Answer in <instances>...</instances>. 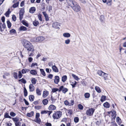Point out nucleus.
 <instances>
[{
    "label": "nucleus",
    "instance_id": "obj_1",
    "mask_svg": "<svg viewBox=\"0 0 126 126\" xmlns=\"http://www.w3.org/2000/svg\"><path fill=\"white\" fill-rule=\"evenodd\" d=\"M21 43L23 47L29 51L33 52L34 50L33 46L32 44L29 41L25 39H23Z\"/></svg>",
    "mask_w": 126,
    "mask_h": 126
},
{
    "label": "nucleus",
    "instance_id": "obj_2",
    "mask_svg": "<svg viewBox=\"0 0 126 126\" xmlns=\"http://www.w3.org/2000/svg\"><path fill=\"white\" fill-rule=\"evenodd\" d=\"M67 3L69 6H70L75 11L78 12L80 10L81 8L76 2L72 0H69L67 1Z\"/></svg>",
    "mask_w": 126,
    "mask_h": 126
},
{
    "label": "nucleus",
    "instance_id": "obj_3",
    "mask_svg": "<svg viewBox=\"0 0 126 126\" xmlns=\"http://www.w3.org/2000/svg\"><path fill=\"white\" fill-rule=\"evenodd\" d=\"M62 115V112L57 111L55 112L52 115V117L54 119H58L60 118Z\"/></svg>",
    "mask_w": 126,
    "mask_h": 126
},
{
    "label": "nucleus",
    "instance_id": "obj_4",
    "mask_svg": "<svg viewBox=\"0 0 126 126\" xmlns=\"http://www.w3.org/2000/svg\"><path fill=\"white\" fill-rule=\"evenodd\" d=\"M94 110L95 109L93 108L89 109L86 111V114L89 116H91L93 115Z\"/></svg>",
    "mask_w": 126,
    "mask_h": 126
},
{
    "label": "nucleus",
    "instance_id": "obj_5",
    "mask_svg": "<svg viewBox=\"0 0 126 126\" xmlns=\"http://www.w3.org/2000/svg\"><path fill=\"white\" fill-rule=\"evenodd\" d=\"M61 91H62L63 93L65 94L67 91L68 89L66 88H64L63 86H62L60 87L59 89V92H60Z\"/></svg>",
    "mask_w": 126,
    "mask_h": 126
},
{
    "label": "nucleus",
    "instance_id": "obj_6",
    "mask_svg": "<svg viewBox=\"0 0 126 126\" xmlns=\"http://www.w3.org/2000/svg\"><path fill=\"white\" fill-rule=\"evenodd\" d=\"M70 101V103L67 100H65L64 102V104L66 105L72 106L74 103V101L73 100H71Z\"/></svg>",
    "mask_w": 126,
    "mask_h": 126
},
{
    "label": "nucleus",
    "instance_id": "obj_7",
    "mask_svg": "<svg viewBox=\"0 0 126 126\" xmlns=\"http://www.w3.org/2000/svg\"><path fill=\"white\" fill-rule=\"evenodd\" d=\"M35 39V41L36 42H40L43 41L45 39V38L43 36H40L37 37H36Z\"/></svg>",
    "mask_w": 126,
    "mask_h": 126
},
{
    "label": "nucleus",
    "instance_id": "obj_8",
    "mask_svg": "<svg viewBox=\"0 0 126 126\" xmlns=\"http://www.w3.org/2000/svg\"><path fill=\"white\" fill-rule=\"evenodd\" d=\"M60 25L59 23L55 22L53 23L52 24V27L55 29H59V27Z\"/></svg>",
    "mask_w": 126,
    "mask_h": 126
},
{
    "label": "nucleus",
    "instance_id": "obj_9",
    "mask_svg": "<svg viewBox=\"0 0 126 126\" xmlns=\"http://www.w3.org/2000/svg\"><path fill=\"white\" fill-rule=\"evenodd\" d=\"M60 78L58 76H55V79L54 80V82L55 84H58L59 82Z\"/></svg>",
    "mask_w": 126,
    "mask_h": 126
},
{
    "label": "nucleus",
    "instance_id": "obj_10",
    "mask_svg": "<svg viewBox=\"0 0 126 126\" xmlns=\"http://www.w3.org/2000/svg\"><path fill=\"white\" fill-rule=\"evenodd\" d=\"M5 25L4 23L2 24L1 22L0 23V30L2 32L3 30V29L2 30V28L4 29L5 28Z\"/></svg>",
    "mask_w": 126,
    "mask_h": 126
},
{
    "label": "nucleus",
    "instance_id": "obj_11",
    "mask_svg": "<svg viewBox=\"0 0 126 126\" xmlns=\"http://www.w3.org/2000/svg\"><path fill=\"white\" fill-rule=\"evenodd\" d=\"M52 68L53 71L55 72H58L59 70L58 68L55 65H54L52 66Z\"/></svg>",
    "mask_w": 126,
    "mask_h": 126
},
{
    "label": "nucleus",
    "instance_id": "obj_12",
    "mask_svg": "<svg viewBox=\"0 0 126 126\" xmlns=\"http://www.w3.org/2000/svg\"><path fill=\"white\" fill-rule=\"evenodd\" d=\"M29 90L30 92H33L34 90V87L32 84H31L29 86Z\"/></svg>",
    "mask_w": 126,
    "mask_h": 126
},
{
    "label": "nucleus",
    "instance_id": "obj_13",
    "mask_svg": "<svg viewBox=\"0 0 126 126\" xmlns=\"http://www.w3.org/2000/svg\"><path fill=\"white\" fill-rule=\"evenodd\" d=\"M24 8H21L19 11V16H23L24 13Z\"/></svg>",
    "mask_w": 126,
    "mask_h": 126
},
{
    "label": "nucleus",
    "instance_id": "obj_14",
    "mask_svg": "<svg viewBox=\"0 0 126 126\" xmlns=\"http://www.w3.org/2000/svg\"><path fill=\"white\" fill-rule=\"evenodd\" d=\"M56 107L54 105H50L48 109L50 110H53L56 109Z\"/></svg>",
    "mask_w": 126,
    "mask_h": 126
},
{
    "label": "nucleus",
    "instance_id": "obj_15",
    "mask_svg": "<svg viewBox=\"0 0 126 126\" xmlns=\"http://www.w3.org/2000/svg\"><path fill=\"white\" fill-rule=\"evenodd\" d=\"M30 73L33 75H35L37 74V72L36 70H32L30 71Z\"/></svg>",
    "mask_w": 126,
    "mask_h": 126
},
{
    "label": "nucleus",
    "instance_id": "obj_16",
    "mask_svg": "<svg viewBox=\"0 0 126 126\" xmlns=\"http://www.w3.org/2000/svg\"><path fill=\"white\" fill-rule=\"evenodd\" d=\"M36 10V8L34 7H32L29 9V12L32 13H33Z\"/></svg>",
    "mask_w": 126,
    "mask_h": 126
},
{
    "label": "nucleus",
    "instance_id": "obj_17",
    "mask_svg": "<svg viewBox=\"0 0 126 126\" xmlns=\"http://www.w3.org/2000/svg\"><path fill=\"white\" fill-rule=\"evenodd\" d=\"M27 28L24 26H21L19 28V31H25L27 30Z\"/></svg>",
    "mask_w": 126,
    "mask_h": 126
},
{
    "label": "nucleus",
    "instance_id": "obj_18",
    "mask_svg": "<svg viewBox=\"0 0 126 126\" xmlns=\"http://www.w3.org/2000/svg\"><path fill=\"white\" fill-rule=\"evenodd\" d=\"M48 94V93L47 91H44L43 92V97L45 98L47 97Z\"/></svg>",
    "mask_w": 126,
    "mask_h": 126
},
{
    "label": "nucleus",
    "instance_id": "obj_19",
    "mask_svg": "<svg viewBox=\"0 0 126 126\" xmlns=\"http://www.w3.org/2000/svg\"><path fill=\"white\" fill-rule=\"evenodd\" d=\"M67 79V76L66 75H64L62 77V80L63 82H64L66 81Z\"/></svg>",
    "mask_w": 126,
    "mask_h": 126
},
{
    "label": "nucleus",
    "instance_id": "obj_20",
    "mask_svg": "<svg viewBox=\"0 0 126 126\" xmlns=\"http://www.w3.org/2000/svg\"><path fill=\"white\" fill-rule=\"evenodd\" d=\"M63 35L64 37L68 38L70 37L71 35L69 33H63Z\"/></svg>",
    "mask_w": 126,
    "mask_h": 126
},
{
    "label": "nucleus",
    "instance_id": "obj_21",
    "mask_svg": "<svg viewBox=\"0 0 126 126\" xmlns=\"http://www.w3.org/2000/svg\"><path fill=\"white\" fill-rule=\"evenodd\" d=\"M21 23L22 24L26 27H28L29 24L25 20H23L21 21Z\"/></svg>",
    "mask_w": 126,
    "mask_h": 126
},
{
    "label": "nucleus",
    "instance_id": "obj_22",
    "mask_svg": "<svg viewBox=\"0 0 126 126\" xmlns=\"http://www.w3.org/2000/svg\"><path fill=\"white\" fill-rule=\"evenodd\" d=\"M33 111H32L30 113H27L26 115L28 117H31L33 115Z\"/></svg>",
    "mask_w": 126,
    "mask_h": 126
},
{
    "label": "nucleus",
    "instance_id": "obj_23",
    "mask_svg": "<svg viewBox=\"0 0 126 126\" xmlns=\"http://www.w3.org/2000/svg\"><path fill=\"white\" fill-rule=\"evenodd\" d=\"M103 106L105 107L109 108L110 107V105L108 102H106L103 104Z\"/></svg>",
    "mask_w": 126,
    "mask_h": 126
},
{
    "label": "nucleus",
    "instance_id": "obj_24",
    "mask_svg": "<svg viewBox=\"0 0 126 126\" xmlns=\"http://www.w3.org/2000/svg\"><path fill=\"white\" fill-rule=\"evenodd\" d=\"M77 83V82L75 81L71 82V84L73 88L75 87V85H76Z\"/></svg>",
    "mask_w": 126,
    "mask_h": 126
},
{
    "label": "nucleus",
    "instance_id": "obj_25",
    "mask_svg": "<svg viewBox=\"0 0 126 126\" xmlns=\"http://www.w3.org/2000/svg\"><path fill=\"white\" fill-rule=\"evenodd\" d=\"M37 81V80L35 78H33L31 80V82L32 83V84H34L36 83Z\"/></svg>",
    "mask_w": 126,
    "mask_h": 126
},
{
    "label": "nucleus",
    "instance_id": "obj_26",
    "mask_svg": "<svg viewBox=\"0 0 126 126\" xmlns=\"http://www.w3.org/2000/svg\"><path fill=\"white\" fill-rule=\"evenodd\" d=\"M48 102V101L47 99H45L42 101V103L44 105H47Z\"/></svg>",
    "mask_w": 126,
    "mask_h": 126
},
{
    "label": "nucleus",
    "instance_id": "obj_27",
    "mask_svg": "<svg viewBox=\"0 0 126 126\" xmlns=\"http://www.w3.org/2000/svg\"><path fill=\"white\" fill-rule=\"evenodd\" d=\"M36 93L38 95H40L41 94V91L38 88H37L36 90Z\"/></svg>",
    "mask_w": 126,
    "mask_h": 126
},
{
    "label": "nucleus",
    "instance_id": "obj_28",
    "mask_svg": "<svg viewBox=\"0 0 126 126\" xmlns=\"http://www.w3.org/2000/svg\"><path fill=\"white\" fill-rule=\"evenodd\" d=\"M12 119L13 120V121L16 122H18V121H19V119L17 117H16L15 118H12Z\"/></svg>",
    "mask_w": 126,
    "mask_h": 126
},
{
    "label": "nucleus",
    "instance_id": "obj_29",
    "mask_svg": "<svg viewBox=\"0 0 126 126\" xmlns=\"http://www.w3.org/2000/svg\"><path fill=\"white\" fill-rule=\"evenodd\" d=\"M95 89L97 92L100 93L101 92V90L99 87L97 86H95Z\"/></svg>",
    "mask_w": 126,
    "mask_h": 126
},
{
    "label": "nucleus",
    "instance_id": "obj_30",
    "mask_svg": "<svg viewBox=\"0 0 126 126\" xmlns=\"http://www.w3.org/2000/svg\"><path fill=\"white\" fill-rule=\"evenodd\" d=\"M29 98L31 102H32L34 100V96L33 95H30L29 96Z\"/></svg>",
    "mask_w": 126,
    "mask_h": 126
},
{
    "label": "nucleus",
    "instance_id": "obj_31",
    "mask_svg": "<svg viewBox=\"0 0 126 126\" xmlns=\"http://www.w3.org/2000/svg\"><path fill=\"white\" fill-rule=\"evenodd\" d=\"M19 2H17L16 3H14L12 5V7L13 8H16L18 7L19 5Z\"/></svg>",
    "mask_w": 126,
    "mask_h": 126
},
{
    "label": "nucleus",
    "instance_id": "obj_32",
    "mask_svg": "<svg viewBox=\"0 0 126 126\" xmlns=\"http://www.w3.org/2000/svg\"><path fill=\"white\" fill-rule=\"evenodd\" d=\"M106 99V97L105 95H102L101 99V102H103Z\"/></svg>",
    "mask_w": 126,
    "mask_h": 126
},
{
    "label": "nucleus",
    "instance_id": "obj_33",
    "mask_svg": "<svg viewBox=\"0 0 126 126\" xmlns=\"http://www.w3.org/2000/svg\"><path fill=\"white\" fill-rule=\"evenodd\" d=\"M103 76H104L103 78L105 80H106L107 79V77L108 76V74L104 72L103 74Z\"/></svg>",
    "mask_w": 126,
    "mask_h": 126
},
{
    "label": "nucleus",
    "instance_id": "obj_34",
    "mask_svg": "<svg viewBox=\"0 0 126 126\" xmlns=\"http://www.w3.org/2000/svg\"><path fill=\"white\" fill-rule=\"evenodd\" d=\"M4 117L5 118H8L10 119L12 118V117L9 115L8 113H5L4 115Z\"/></svg>",
    "mask_w": 126,
    "mask_h": 126
},
{
    "label": "nucleus",
    "instance_id": "obj_35",
    "mask_svg": "<svg viewBox=\"0 0 126 126\" xmlns=\"http://www.w3.org/2000/svg\"><path fill=\"white\" fill-rule=\"evenodd\" d=\"M11 11H10V9H8V10L4 14L5 16H9L10 13H11Z\"/></svg>",
    "mask_w": 126,
    "mask_h": 126
},
{
    "label": "nucleus",
    "instance_id": "obj_36",
    "mask_svg": "<svg viewBox=\"0 0 126 126\" xmlns=\"http://www.w3.org/2000/svg\"><path fill=\"white\" fill-rule=\"evenodd\" d=\"M72 76L74 78V79L77 80H78L79 79V78L78 77L74 74H72Z\"/></svg>",
    "mask_w": 126,
    "mask_h": 126
},
{
    "label": "nucleus",
    "instance_id": "obj_37",
    "mask_svg": "<svg viewBox=\"0 0 126 126\" xmlns=\"http://www.w3.org/2000/svg\"><path fill=\"white\" fill-rule=\"evenodd\" d=\"M39 23L38 21L36 20H35L33 22V25L35 26H37V25Z\"/></svg>",
    "mask_w": 126,
    "mask_h": 126
},
{
    "label": "nucleus",
    "instance_id": "obj_38",
    "mask_svg": "<svg viewBox=\"0 0 126 126\" xmlns=\"http://www.w3.org/2000/svg\"><path fill=\"white\" fill-rule=\"evenodd\" d=\"M104 72L101 70H99L97 72V74L100 76H103V74Z\"/></svg>",
    "mask_w": 126,
    "mask_h": 126
},
{
    "label": "nucleus",
    "instance_id": "obj_39",
    "mask_svg": "<svg viewBox=\"0 0 126 126\" xmlns=\"http://www.w3.org/2000/svg\"><path fill=\"white\" fill-rule=\"evenodd\" d=\"M40 70L42 74L44 76H46V74L44 69H40Z\"/></svg>",
    "mask_w": 126,
    "mask_h": 126
},
{
    "label": "nucleus",
    "instance_id": "obj_40",
    "mask_svg": "<svg viewBox=\"0 0 126 126\" xmlns=\"http://www.w3.org/2000/svg\"><path fill=\"white\" fill-rule=\"evenodd\" d=\"M36 120H34V121L36 123L39 124L41 122V120L39 118H36Z\"/></svg>",
    "mask_w": 126,
    "mask_h": 126
},
{
    "label": "nucleus",
    "instance_id": "obj_41",
    "mask_svg": "<svg viewBox=\"0 0 126 126\" xmlns=\"http://www.w3.org/2000/svg\"><path fill=\"white\" fill-rule=\"evenodd\" d=\"M116 121L118 124L120 125L121 123V119L118 117L116 118Z\"/></svg>",
    "mask_w": 126,
    "mask_h": 126
},
{
    "label": "nucleus",
    "instance_id": "obj_42",
    "mask_svg": "<svg viewBox=\"0 0 126 126\" xmlns=\"http://www.w3.org/2000/svg\"><path fill=\"white\" fill-rule=\"evenodd\" d=\"M24 95L25 97H26L27 95V90L25 87L24 88Z\"/></svg>",
    "mask_w": 126,
    "mask_h": 126
},
{
    "label": "nucleus",
    "instance_id": "obj_43",
    "mask_svg": "<svg viewBox=\"0 0 126 126\" xmlns=\"http://www.w3.org/2000/svg\"><path fill=\"white\" fill-rule=\"evenodd\" d=\"M84 96L85 98H88L90 96V94L88 93H85L84 94Z\"/></svg>",
    "mask_w": 126,
    "mask_h": 126
},
{
    "label": "nucleus",
    "instance_id": "obj_44",
    "mask_svg": "<svg viewBox=\"0 0 126 126\" xmlns=\"http://www.w3.org/2000/svg\"><path fill=\"white\" fill-rule=\"evenodd\" d=\"M13 77L16 79H17L18 78L17 73L16 72H14L13 73Z\"/></svg>",
    "mask_w": 126,
    "mask_h": 126
},
{
    "label": "nucleus",
    "instance_id": "obj_45",
    "mask_svg": "<svg viewBox=\"0 0 126 126\" xmlns=\"http://www.w3.org/2000/svg\"><path fill=\"white\" fill-rule=\"evenodd\" d=\"M7 23L8 27L9 28H10L11 27V23L9 20L7 21Z\"/></svg>",
    "mask_w": 126,
    "mask_h": 126
},
{
    "label": "nucleus",
    "instance_id": "obj_46",
    "mask_svg": "<svg viewBox=\"0 0 126 126\" xmlns=\"http://www.w3.org/2000/svg\"><path fill=\"white\" fill-rule=\"evenodd\" d=\"M10 115L12 117H14L16 115V114L13 112H11L10 113Z\"/></svg>",
    "mask_w": 126,
    "mask_h": 126
},
{
    "label": "nucleus",
    "instance_id": "obj_47",
    "mask_svg": "<svg viewBox=\"0 0 126 126\" xmlns=\"http://www.w3.org/2000/svg\"><path fill=\"white\" fill-rule=\"evenodd\" d=\"M22 75L21 72L20 71H19L18 72V77L19 79H20L22 77Z\"/></svg>",
    "mask_w": 126,
    "mask_h": 126
},
{
    "label": "nucleus",
    "instance_id": "obj_48",
    "mask_svg": "<svg viewBox=\"0 0 126 126\" xmlns=\"http://www.w3.org/2000/svg\"><path fill=\"white\" fill-rule=\"evenodd\" d=\"M59 89H58L56 88H53L52 89V91L53 93L55 92L56 91H58V90L59 91Z\"/></svg>",
    "mask_w": 126,
    "mask_h": 126
},
{
    "label": "nucleus",
    "instance_id": "obj_49",
    "mask_svg": "<svg viewBox=\"0 0 126 126\" xmlns=\"http://www.w3.org/2000/svg\"><path fill=\"white\" fill-rule=\"evenodd\" d=\"M21 123L19 122H15V123L16 126H21Z\"/></svg>",
    "mask_w": 126,
    "mask_h": 126
},
{
    "label": "nucleus",
    "instance_id": "obj_50",
    "mask_svg": "<svg viewBox=\"0 0 126 126\" xmlns=\"http://www.w3.org/2000/svg\"><path fill=\"white\" fill-rule=\"evenodd\" d=\"M70 42V40L69 39H67L65 40V43L66 44H69Z\"/></svg>",
    "mask_w": 126,
    "mask_h": 126
},
{
    "label": "nucleus",
    "instance_id": "obj_51",
    "mask_svg": "<svg viewBox=\"0 0 126 126\" xmlns=\"http://www.w3.org/2000/svg\"><path fill=\"white\" fill-rule=\"evenodd\" d=\"M79 108L80 110H82L83 109V106L81 104H79L78 105Z\"/></svg>",
    "mask_w": 126,
    "mask_h": 126
},
{
    "label": "nucleus",
    "instance_id": "obj_52",
    "mask_svg": "<svg viewBox=\"0 0 126 126\" xmlns=\"http://www.w3.org/2000/svg\"><path fill=\"white\" fill-rule=\"evenodd\" d=\"M10 32L11 33H15L16 32V31L15 29H12L10 30Z\"/></svg>",
    "mask_w": 126,
    "mask_h": 126
},
{
    "label": "nucleus",
    "instance_id": "obj_53",
    "mask_svg": "<svg viewBox=\"0 0 126 126\" xmlns=\"http://www.w3.org/2000/svg\"><path fill=\"white\" fill-rule=\"evenodd\" d=\"M74 121L75 123L78 122L79 121V119L78 117H75L74 119Z\"/></svg>",
    "mask_w": 126,
    "mask_h": 126
},
{
    "label": "nucleus",
    "instance_id": "obj_54",
    "mask_svg": "<svg viewBox=\"0 0 126 126\" xmlns=\"http://www.w3.org/2000/svg\"><path fill=\"white\" fill-rule=\"evenodd\" d=\"M104 19V16H100V20L101 22H103Z\"/></svg>",
    "mask_w": 126,
    "mask_h": 126
},
{
    "label": "nucleus",
    "instance_id": "obj_55",
    "mask_svg": "<svg viewBox=\"0 0 126 126\" xmlns=\"http://www.w3.org/2000/svg\"><path fill=\"white\" fill-rule=\"evenodd\" d=\"M37 64L36 63H33L32 64L31 66V67H32L34 66L35 65L37 66Z\"/></svg>",
    "mask_w": 126,
    "mask_h": 126
},
{
    "label": "nucleus",
    "instance_id": "obj_56",
    "mask_svg": "<svg viewBox=\"0 0 126 126\" xmlns=\"http://www.w3.org/2000/svg\"><path fill=\"white\" fill-rule=\"evenodd\" d=\"M26 80L24 78H22V81H21V82L24 83L25 84L26 83Z\"/></svg>",
    "mask_w": 126,
    "mask_h": 126
},
{
    "label": "nucleus",
    "instance_id": "obj_57",
    "mask_svg": "<svg viewBox=\"0 0 126 126\" xmlns=\"http://www.w3.org/2000/svg\"><path fill=\"white\" fill-rule=\"evenodd\" d=\"M24 1H22L20 4V6L21 7L23 6L24 5Z\"/></svg>",
    "mask_w": 126,
    "mask_h": 126
},
{
    "label": "nucleus",
    "instance_id": "obj_58",
    "mask_svg": "<svg viewBox=\"0 0 126 126\" xmlns=\"http://www.w3.org/2000/svg\"><path fill=\"white\" fill-rule=\"evenodd\" d=\"M47 110H43L41 111V113L42 114H45L47 113Z\"/></svg>",
    "mask_w": 126,
    "mask_h": 126
},
{
    "label": "nucleus",
    "instance_id": "obj_59",
    "mask_svg": "<svg viewBox=\"0 0 126 126\" xmlns=\"http://www.w3.org/2000/svg\"><path fill=\"white\" fill-rule=\"evenodd\" d=\"M112 0H108V1L107 2V4L109 5H110L111 4V2Z\"/></svg>",
    "mask_w": 126,
    "mask_h": 126
},
{
    "label": "nucleus",
    "instance_id": "obj_60",
    "mask_svg": "<svg viewBox=\"0 0 126 126\" xmlns=\"http://www.w3.org/2000/svg\"><path fill=\"white\" fill-rule=\"evenodd\" d=\"M24 100L25 104L27 105H29V103L25 99H24Z\"/></svg>",
    "mask_w": 126,
    "mask_h": 126
},
{
    "label": "nucleus",
    "instance_id": "obj_61",
    "mask_svg": "<svg viewBox=\"0 0 126 126\" xmlns=\"http://www.w3.org/2000/svg\"><path fill=\"white\" fill-rule=\"evenodd\" d=\"M21 73L23 74H25L26 73V70H25V69H23L21 70Z\"/></svg>",
    "mask_w": 126,
    "mask_h": 126
},
{
    "label": "nucleus",
    "instance_id": "obj_62",
    "mask_svg": "<svg viewBox=\"0 0 126 126\" xmlns=\"http://www.w3.org/2000/svg\"><path fill=\"white\" fill-rule=\"evenodd\" d=\"M47 10H48V11H50V10H51L52 9V6L51 5H49V7L47 9Z\"/></svg>",
    "mask_w": 126,
    "mask_h": 126
},
{
    "label": "nucleus",
    "instance_id": "obj_63",
    "mask_svg": "<svg viewBox=\"0 0 126 126\" xmlns=\"http://www.w3.org/2000/svg\"><path fill=\"white\" fill-rule=\"evenodd\" d=\"M45 125L47 126H51V123L48 122L46 123Z\"/></svg>",
    "mask_w": 126,
    "mask_h": 126
},
{
    "label": "nucleus",
    "instance_id": "obj_64",
    "mask_svg": "<svg viewBox=\"0 0 126 126\" xmlns=\"http://www.w3.org/2000/svg\"><path fill=\"white\" fill-rule=\"evenodd\" d=\"M68 113L70 114V115H71L72 114V110H68Z\"/></svg>",
    "mask_w": 126,
    "mask_h": 126
}]
</instances>
